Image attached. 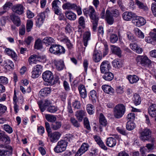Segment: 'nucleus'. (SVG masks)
Returning a JSON list of instances; mask_svg holds the SVG:
<instances>
[{"label": "nucleus", "instance_id": "obj_1", "mask_svg": "<svg viewBox=\"0 0 156 156\" xmlns=\"http://www.w3.org/2000/svg\"><path fill=\"white\" fill-rule=\"evenodd\" d=\"M136 61L137 65L144 67L151 66L152 61L146 55H138L136 58Z\"/></svg>", "mask_w": 156, "mask_h": 156}, {"label": "nucleus", "instance_id": "obj_2", "mask_svg": "<svg viewBox=\"0 0 156 156\" xmlns=\"http://www.w3.org/2000/svg\"><path fill=\"white\" fill-rule=\"evenodd\" d=\"M49 52L55 55L64 54L65 49L62 46L57 44H51L49 47Z\"/></svg>", "mask_w": 156, "mask_h": 156}, {"label": "nucleus", "instance_id": "obj_3", "mask_svg": "<svg viewBox=\"0 0 156 156\" xmlns=\"http://www.w3.org/2000/svg\"><path fill=\"white\" fill-rule=\"evenodd\" d=\"M125 111V106L122 104H119L114 108V116L116 118L120 119L123 116Z\"/></svg>", "mask_w": 156, "mask_h": 156}, {"label": "nucleus", "instance_id": "obj_4", "mask_svg": "<svg viewBox=\"0 0 156 156\" xmlns=\"http://www.w3.org/2000/svg\"><path fill=\"white\" fill-rule=\"evenodd\" d=\"M46 59L45 56L37 55H31L29 58L28 62L30 65L37 64L39 62H45Z\"/></svg>", "mask_w": 156, "mask_h": 156}, {"label": "nucleus", "instance_id": "obj_5", "mask_svg": "<svg viewBox=\"0 0 156 156\" xmlns=\"http://www.w3.org/2000/svg\"><path fill=\"white\" fill-rule=\"evenodd\" d=\"M50 64L54 65L56 69L58 71H61L65 68L64 61L62 59H52Z\"/></svg>", "mask_w": 156, "mask_h": 156}, {"label": "nucleus", "instance_id": "obj_6", "mask_svg": "<svg viewBox=\"0 0 156 156\" xmlns=\"http://www.w3.org/2000/svg\"><path fill=\"white\" fill-rule=\"evenodd\" d=\"M67 143L64 140H61L57 143V145L54 148V151L57 153H59L65 151L67 146Z\"/></svg>", "mask_w": 156, "mask_h": 156}, {"label": "nucleus", "instance_id": "obj_7", "mask_svg": "<svg viewBox=\"0 0 156 156\" xmlns=\"http://www.w3.org/2000/svg\"><path fill=\"white\" fill-rule=\"evenodd\" d=\"M83 12L87 16H89L91 20L98 17L96 15L95 10L92 6H90L88 8L84 9Z\"/></svg>", "mask_w": 156, "mask_h": 156}, {"label": "nucleus", "instance_id": "obj_8", "mask_svg": "<svg viewBox=\"0 0 156 156\" xmlns=\"http://www.w3.org/2000/svg\"><path fill=\"white\" fill-rule=\"evenodd\" d=\"M140 137L141 140L145 141L149 140L151 137V132L148 129H145L140 133Z\"/></svg>", "mask_w": 156, "mask_h": 156}, {"label": "nucleus", "instance_id": "obj_9", "mask_svg": "<svg viewBox=\"0 0 156 156\" xmlns=\"http://www.w3.org/2000/svg\"><path fill=\"white\" fill-rule=\"evenodd\" d=\"M48 11L49 10L48 8H47L44 13L39 14L37 16L36 20L37 26L39 27L43 24L45 17V15L47 13Z\"/></svg>", "mask_w": 156, "mask_h": 156}, {"label": "nucleus", "instance_id": "obj_10", "mask_svg": "<svg viewBox=\"0 0 156 156\" xmlns=\"http://www.w3.org/2000/svg\"><path fill=\"white\" fill-rule=\"evenodd\" d=\"M149 36L145 38V41L148 43L153 44L154 41H156V29H154L153 31L150 32Z\"/></svg>", "mask_w": 156, "mask_h": 156}, {"label": "nucleus", "instance_id": "obj_11", "mask_svg": "<svg viewBox=\"0 0 156 156\" xmlns=\"http://www.w3.org/2000/svg\"><path fill=\"white\" fill-rule=\"evenodd\" d=\"M111 66L109 62L107 60L103 61L101 63L100 69L101 73H105L108 71L111 68Z\"/></svg>", "mask_w": 156, "mask_h": 156}, {"label": "nucleus", "instance_id": "obj_12", "mask_svg": "<svg viewBox=\"0 0 156 156\" xmlns=\"http://www.w3.org/2000/svg\"><path fill=\"white\" fill-rule=\"evenodd\" d=\"M61 2L58 0H55L52 3V7L54 9L55 14L61 16V17H64L63 15L61 13L58 5L60 4Z\"/></svg>", "mask_w": 156, "mask_h": 156}, {"label": "nucleus", "instance_id": "obj_13", "mask_svg": "<svg viewBox=\"0 0 156 156\" xmlns=\"http://www.w3.org/2000/svg\"><path fill=\"white\" fill-rule=\"evenodd\" d=\"M25 8L21 4H18L14 5L12 10L13 12L18 15L22 14L24 12Z\"/></svg>", "mask_w": 156, "mask_h": 156}, {"label": "nucleus", "instance_id": "obj_14", "mask_svg": "<svg viewBox=\"0 0 156 156\" xmlns=\"http://www.w3.org/2000/svg\"><path fill=\"white\" fill-rule=\"evenodd\" d=\"M89 147V146L87 143H83L77 151L76 155H77V156H80L82 154L87 151Z\"/></svg>", "mask_w": 156, "mask_h": 156}, {"label": "nucleus", "instance_id": "obj_15", "mask_svg": "<svg viewBox=\"0 0 156 156\" xmlns=\"http://www.w3.org/2000/svg\"><path fill=\"white\" fill-rule=\"evenodd\" d=\"M129 46L132 50L137 54H140L143 51V49L139 47L136 43H131L129 44Z\"/></svg>", "mask_w": 156, "mask_h": 156}, {"label": "nucleus", "instance_id": "obj_16", "mask_svg": "<svg viewBox=\"0 0 156 156\" xmlns=\"http://www.w3.org/2000/svg\"><path fill=\"white\" fill-rule=\"evenodd\" d=\"M42 102L41 101H39L38 102V104L39 108L42 112H44L47 108V110L49 111V101L48 100L44 101L43 105H42Z\"/></svg>", "mask_w": 156, "mask_h": 156}, {"label": "nucleus", "instance_id": "obj_17", "mask_svg": "<svg viewBox=\"0 0 156 156\" xmlns=\"http://www.w3.org/2000/svg\"><path fill=\"white\" fill-rule=\"evenodd\" d=\"M135 13L130 12H125L122 14V17L124 20L126 21H129L133 17H135Z\"/></svg>", "mask_w": 156, "mask_h": 156}, {"label": "nucleus", "instance_id": "obj_18", "mask_svg": "<svg viewBox=\"0 0 156 156\" xmlns=\"http://www.w3.org/2000/svg\"><path fill=\"white\" fill-rule=\"evenodd\" d=\"M49 85H53L58 82L59 80L58 76L56 75H53V73L49 71Z\"/></svg>", "mask_w": 156, "mask_h": 156}, {"label": "nucleus", "instance_id": "obj_19", "mask_svg": "<svg viewBox=\"0 0 156 156\" xmlns=\"http://www.w3.org/2000/svg\"><path fill=\"white\" fill-rule=\"evenodd\" d=\"M59 39L60 41L66 44L68 48L71 49L72 48L73 45L67 36H64L60 38Z\"/></svg>", "mask_w": 156, "mask_h": 156}, {"label": "nucleus", "instance_id": "obj_20", "mask_svg": "<svg viewBox=\"0 0 156 156\" xmlns=\"http://www.w3.org/2000/svg\"><path fill=\"white\" fill-rule=\"evenodd\" d=\"M134 22L136 26L140 27L144 25L146 22V20L144 18L139 16L136 17L135 20Z\"/></svg>", "mask_w": 156, "mask_h": 156}, {"label": "nucleus", "instance_id": "obj_21", "mask_svg": "<svg viewBox=\"0 0 156 156\" xmlns=\"http://www.w3.org/2000/svg\"><path fill=\"white\" fill-rule=\"evenodd\" d=\"M93 138L97 144L102 149L104 150H107V147L105 146L104 142L99 136L96 135L94 136Z\"/></svg>", "mask_w": 156, "mask_h": 156}, {"label": "nucleus", "instance_id": "obj_22", "mask_svg": "<svg viewBox=\"0 0 156 156\" xmlns=\"http://www.w3.org/2000/svg\"><path fill=\"white\" fill-rule=\"evenodd\" d=\"M9 150L0 149V156H10L12 151V147H9Z\"/></svg>", "mask_w": 156, "mask_h": 156}, {"label": "nucleus", "instance_id": "obj_23", "mask_svg": "<svg viewBox=\"0 0 156 156\" xmlns=\"http://www.w3.org/2000/svg\"><path fill=\"white\" fill-rule=\"evenodd\" d=\"M10 18L13 23L16 26L19 27L20 25V19L18 16L15 14H12L11 15Z\"/></svg>", "mask_w": 156, "mask_h": 156}, {"label": "nucleus", "instance_id": "obj_24", "mask_svg": "<svg viewBox=\"0 0 156 156\" xmlns=\"http://www.w3.org/2000/svg\"><path fill=\"white\" fill-rule=\"evenodd\" d=\"M117 143L116 139L112 137H108L106 141V145L110 147H113L115 146Z\"/></svg>", "mask_w": 156, "mask_h": 156}, {"label": "nucleus", "instance_id": "obj_25", "mask_svg": "<svg viewBox=\"0 0 156 156\" xmlns=\"http://www.w3.org/2000/svg\"><path fill=\"white\" fill-rule=\"evenodd\" d=\"M111 47L112 53L117 55L119 57H121L122 51L119 48L114 45H111Z\"/></svg>", "mask_w": 156, "mask_h": 156}, {"label": "nucleus", "instance_id": "obj_26", "mask_svg": "<svg viewBox=\"0 0 156 156\" xmlns=\"http://www.w3.org/2000/svg\"><path fill=\"white\" fill-rule=\"evenodd\" d=\"M148 113L152 117H155L156 115V105L152 104L148 108Z\"/></svg>", "mask_w": 156, "mask_h": 156}, {"label": "nucleus", "instance_id": "obj_27", "mask_svg": "<svg viewBox=\"0 0 156 156\" xmlns=\"http://www.w3.org/2000/svg\"><path fill=\"white\" fill-rule=\"evenodd\" d=\"M102 55L101 53L97 51H94L92 56V59L95 62H98L102 59Z\"/></svg>", "mask_w": 156, "mask_h": 156}, {"label": "nucleus", "instance_id": "obj_28", "mask_svg": "<svg viewBox=\"0 0 156 156\" xmlns=\"http://www.w3.org/2000/svg\"><path fill=\"white\" fill-rule=\"evenodd\" d=\"M105 18L107 22L109 24L112 25L113 23L114 20L109 10H107L106 11Z\"/></svg>", "mask_w": 156, "mask_h": 156}, {"label": "nucleus", "instance_id": "obj_29", "mask_svg": "<svg viewBox=\"0 0 156 156\" xmlns=\"http://www.w3.org/2000/svg\"><path fill=\"white\" fill-rule=\"evenodd\" d=\"M86 114L85 111L79 110L76 112L75 116L79 122H81Z\"/></svg>", "mask_w": 156, "mask_h": 156}, {"label": "nucleus", "instance_id": "obj_30", "mask_svg": "<svg viewBox=\"0 0 156 156\" xmlns=\"http://www.w3.org/2000/svg\"><path fill=\"white\" fill-rule=\"evenodd\" d=\"M78 90L80 95L83 98H85L87 97V91L85 86L83 85H80L78 87Z\"/></svg>", "mask_w": 156, "mask_h": 156}, {"label": "nucleus", "instance_id": "obj_31", "mask_svg": "<svg viewBox=\"0 0 156 156\" xmlns=\"http://www.w3.org/2000/svg\"><path fill=\"white\" fill-rule=\"evenodd\" d=\"M104 73L103 78L106 81H110L113 79L114 75L111 72L108 71Z\"/></svg>", "mask_w": 156, "mask_h": 156}, {"label": "nucleus", "instance_id": "obj_32", "mask_svg": "<svg viewBox=\"0 0 156 156\" xmlns=\"http://www.w3.org/2000/svg\"><path fill=\"white\" fill-rule=\"evenodd\" d=\"M5 51L7 55L11 56L14 60L17 59V55L12 50L9 48H6L5 49Z\"/></svg>", "mask_w": 156, "mask_h": 156}, {"label": "nucleus", "instance_id": "obj_33", "mask_svg": "<svg viewBox=\"0 0 156 156\" xmlns=\"http://www.w3.org/2000/svg\"><path fill=\"white\" fill-rule=\"evenodd\" d=\"M61 134L59 133L58 132H54L51 135L50 137L51 141L52 142L56 141L59 138Z\"/></svg>", "mask_w": 156, "mask_h": 156}, {"label": "nucleus", "instance_id": "obj_34", "mask_svg": "<svg viewBox=\"0 0 156 156\" xmlns=\"http://www.w3.org/2000/svg\"><path fill=\"white\" fill-rule=\"evenodd\" d=\"M4 62L5 69L8 70L11 69L14 67V63L10 60H6L4 61Z\"/></svg>", "mask_w": 156, "mask_h": 156}, {"label": "nucleus", "instance_id": "obj_35", "mask_svg": "<svg viewBox=\"0 0 156 156\" xmlns=\"http://www.w3.org/2000/svg\"><path fill=\"white\" fill-rule=\"evenodd\" d=\"M65 14L67 18L70 20H74L76 19V14L72 11H67Z\"/></svg>", "mask_w": 156, "mask_h": 156}, {"label": "nucleus", "instance_id": "obj_36", "mask_svg": "<svg viewBox=\"0 0 156 156\" xmlns=\"http://www.w3.org/2000/svg\"><path fill=\"white\" fill-rule=\"evenodd\" d=\"M90 34L89 32H85L83 36V42L85 47L87 45L88 41L90 39Z\"/></svg>", "mask_w": 156, "mask_h": 156}, {"label": "nucleus", "instance_id": "obj_37", "mask_svg": "<svg viewBox=\"0 0 156 156\" xmlns=\"http://www.w3.org/2000/svg\"><path fill=\"white\" fill-rule=\"evenodd\" d=\"M42 77L45 82L44 84L45 86H48L49 84V71L47 70L43 72Z\"/></svg>", "mask_w": 156, "mask_h": 156}, {"label": "nucleus", "instance_id": "obj_38", "mask_svg": "<svg viewBox=\"0 0 156 156\" xmlns=\"http://www.w3.org/2000/svg\"><path fill=\"white\" fill-rule=\"evenodd\" d=\"M101 88L107 94L113 93L114 92V89L111 86L107 85H103Z\"/></svg>", "mask_w": 156, "mask_h": 156}, {"label": "nucleus", "instance_id": "obj_39", "mask_svg": "<svg viewBox=\"0 0 156 156\" xmlns=\"http://www.w3.org/2000/svg\"><path fill=\"white\" fill-rule=\"evenodd\" d=\"M127 78L129 82L132 84L136 83L139 80L138 76L135 75H129L128 76Z\"/></svg>", "mask_w": 156, "mask_h": 156}, {"label": "nucleus", "instance_id": "obj_40", "mask_svg": "<svg viewBox=\"0 0 156 156\" xmlns=\"http://www.w3.org/2000/svg\"><path fill=\"white\" fill-rule=\"evenodd\" d=\"M135 2L136 4L138 6L139 9H142L144 11H147L148 10L147 7L141 2L138 0H136Z\"/></svg>", "mask_w": 156, "mask_h": 156}, {"label": "nucleus", "instance_id": "obj_41", "mask_svg": "<svg viewBox=\"0 0 156 156\" xmlns=\"http://www.w3.org/2000/svg\"><path fill=\"white\" fill-rule=\"evenodd\" d=\"M133 100L134 104L136 105H140L141 102V99L140 96L136 93L134 95Z\"/></svg>", "mask_w": 156, "mask_h": 156}, {"label": "nucleus", "instance_id": "obj_42", "mask_svg": "<svg viewBox=\"0 0 156 156\" xmlns=\"http://www.w3.org/2000/svg\"><path fill=\"white\" fill-rule=\"evenodd\" d=\"M135 34L140 38L143 39L144 37V34L138 28H135L134 29Z\"/></svg>", "mask_w": 156, "mask_h": 156}, {"label": "nucleus", "instance_id": "obj_43", "mask_svg": "<svg viewBox=\"0 0 156 156\" xmlns=\"http://www.w3.org/2000/svg\"><path fill=\"white\" fill-rule=\"evenodd\" d=\"M135 127V123L130 121H128L126 125V129L127 130L130 131L134 129Z\"/></svg>", "mask_w": 156, "mask_h": 156}, {"label": "nucleus", "instance_id": "obj_44", "mask_svg": "<svg viewBox=\"0 0 156 156\" xmlns=\"http://www.w3.org/2000/svg\"><path fill=\"white\" fill-rule=\"evenodd\" d=\"M49 94V88L45 87L41 90L39 92L40 96L43 97L47 96Z\"/></svg>", "mask_w": 156, "mask_h": 156}, {"label": "nucleus", "instance_id": "obj_45", "mask_svg": "<svg viewBox=\"0 0 156 156\" xmlns=\"http://www.w3.org/2000/svg\"><path fill=\"white\" fill-rule=\"evenodd\" d=\"M33 23L31 20H27L26 24V30L27 32H30L33 26Z\"/></svg>", "mask_w": 156, "mask_h": 156}, {"label": "nucleus", "instance_id": "obj_46", "mask_svg": "<svg viewBox=\"0 0 156 156\" xmlns=\"http://www.w3.org/2000/svg\"><path fill=\"white\" fill-rule=\"evenodd\" d=\"M99 121L100 124L103 126H105L107 124V121L102 113L100 114Z\"/></svg>", "mask_w": 156, "mask_h": 156}, {"label": "nucleus", "instance_id": "obj_47", "mask_svg": "<svg viewBox=\"0 0 156 156\" xmlns=\"http://www.w3.org/2000/svg\"><path fill=\"white\" fill-rule=\"evenodd\" d=\"M34 47L35 49H40L42 48L41 41L40 39H38L35 41Z\"/></svg>", "mask_w": 156, "mask_h": 156}, {"label": "nucleus", "instance_id": "obj_48", "mask_svg": "<svg viewBox=\"0 0 156 156\" xmlns=\"http://www.w3.org/2000/svg\"><path fill=\"white\" fill-rule=\"evenodd\" d=\"M3 130L9 134H11L13 132L12 128L8 124H5L2 126Z\"/></svg>", "mask_w": 156, "mask_h": 156}, {"label": "nucleus", "instance_id": "obj_49", "mask_svg": "<svg viewBox=\"0 0 156 156\" xmlns=\"http://www.w3.org/2000/svg\"><path fill=\"white\" fill-rule=\"evenodd\" d=\"M62 125L61 122H56L55 124L51 125V128L54 130H56L59 129Z\"/></svg>", "mask_w": 156, "mask_h": 156}, {"label": "nucleus", "instance_id": "obj_50", "mask_svg": "<svg viewBox=\"0 0 156 156\" xmlns=\"http://www.w3.org/2000/svg\"><path fill=\"white\" fill-rule=\"evenodd\" d=\"M87 112L90 115H92L94 114V107L92 105L90 104H88L87 105Z\"/></svg>", "mask_w": 156, "mask_h": 156}, {"label": "nucleus", "instance_id": "obj_51", "mask_svg": "<svg viewBox=\"0 0 156 156\" xmlns=\"http://www.w3.org/2000/svg\"><path fill=\"white\" fill-rule=\"evenodd\" d=\"M43 66L41 65H36L34 66L32 68V69H34L36 71L39 72V73H41L42 70Z\"/></svg>", "mask_w": 156, "mask_h": 156}, {"label": "nucleus", "instance_id": "obj_52", "mask_svg": "<svg viewBox=\"0 0 156 156\" xmlns=\"http://www.w3.org/2000/svg\"><path fill=\"white\" fill-rule=\"evenodd\" d=\"M79 23L80 26L83 28H85V21L84 18L81 16L80 17L79 19Z\"/></svg>", "mask_w": 156, "mask_h": 156}, {"label": "nucleus", "instance_id": "obj_53", "mask_svg": "<svg viewBox=\"0 0 156 156\" xmlns=\"http://www.w3.org/2000/svg\"><path fill=\"white\" fill-rule=\"evenodd\" d=\"M98 17L94 19L91 20V21L93 23V29L94 30H95L96 29L98 25Z\"/></svg>", "mask_w": 156, "mask_h": 156}, {"label": "nucleus", "instance_id": "obj_54", "mask_svg": "<svg viewBox=\"0 0 156 156\" xmlns=\"http://www.w3.org/2000/svg\"><path fill=\"white\" fill-rule=\"evenodd\" d=\"M81 105L80 101L78 100H75L73 103V106L75 108L79 109L80 108Z\"/></svg>", "mask_w": 156, "mask_h": 156}, {"label": "nucleus", "instance_id": "obj_55", "mask_svg": "<svg viewBox=\"0 0 156 156\" xmlns=\"http://www.w3.org/2000/svg\"><path fill=\"white\" fill-rule=\"evenodd\" d=\"M41 74L39 73V72L32 69L31 77L33 79L37 78Z\"/></svg>", "mask_w": 156, "mask_h": 156}, {"label": "nucleus", "instance_id": "obj_56", "mask_svg": "<svg viewBox=\"0 0 156 156\" xmlns=\"http://www.w3.org/2000/svg\"><path fill=\"white\" fill-rule=\"evenodd\" d=\"M70 121L71 123L75 127H79L80 126V123L75 118L73 117L71 118L70 119Z\"/></svg>", "mask_w": 156, "mask_h": 156}, {"label": "nucleus", "instance_id": "obj_57", "mask_svg": "<svg viewBox=\"0 0 156 156\" xmlns=\"http://www.w3.org/2000/svg\"><path fill=\"white\" fill-rule=\"evenodd\" d=\"M118 40V36L115 34H112L110 37V41L112 43H115Z\"/></svg>", "mask_w": 156, "mask_h": 156}, {"label": "nucleus", "instance_id": "obj_58", "mask_svg": "<svg viewBox=\"0 0 156 156\" xmlns=\"http://www.w3.org/2000/svg\"><path fill=\"white\" fill-rule=\"evenodd\" d=\"M90 97L92 100H95L97 98V94L96 91L94 90H92L90 92Z\"/></svg>", "mask_w": 156, "mask_h": 156}, {"label": "nucleus", "instance_id": "obj_59", "mask_svg": "<svg viewBox=\"0 0 156 156\" xmlns=\"http://www.w3.org/2000/svg\"><path fill=\"white\" fill-rule=\"evenodd\" d=\"M112 64L113 66L115 68H119L121 66L120 62L116 59L113 60L112 62Z\"/></svg>", "mask_w": 156, "mask_h": 156}, {"label": "nucleus", "instance_id": "obj_60", "mask_svg": "<svg viewBox=\"0 0 156 156\" xmlns=\"http://www.w3.org/2000/svg\"><path fill=\"white\" fill-rule=\"evenodd\" d=\"M135 115L133 113H131L128 114L127 116V119L129 120V121H131L135 119Z\"/></svg>", "mask_w": 156, "mask_h": 156}, {"label": "nucleus", "instance_id": "obj_61", "mask_svg": "<svg viewBox=\"0 0 156 156\" xmlns=\"http://www.w3.org/2000/svg\"><path fill=\"white\" fill-rule=\"evenodd\" d=\"M116 130L119 133L123 135H126L127 134L124 129L118 127H117Z\"/></svg>", "mask_w": 156, "mask_h": 156}, {"label": "nucleus", "instance_id": "obj_62", "mask_svg": "<svg viewBox=\"0 0 156 156\" xmlns=\"http://www.w3.org/2000/svg\"><path fill=\"white\" fill-rule=\"evenodd\" d=\"M33 40V37L31 36H29L25 39L24 41L27 45H29Z\"/></svg>", "mask_w": 156, "mask_h": 156}, {"label": "nucleus", "instance_id": "obj_63", "mask_svg": "<svg viewBox=\"0 0 156 156\" xmlns=\"http://www.w3.org/2000/svg\"><path fill=\"white\" fill-rule=\"evenodd\" d=\"M8 83V79L4 76H0V83L3 84H7Z\"/></svg>", "mask_w": 156, "mask_h": 156}, {"label": "nucleus", "instance_id": "obj_64", "mask_svg": "<svg viewBox=\"0 0 156 156\" xmlns=\"http://www.w3.org/2000/svg\"><path fill=\"white\" fill-rule=\"evenodd\" d=\"M151 9L154 16L156 17V4L155 3H152Z\"/></svg>", "mask_w": 156, "mask_h": 156}]
</instances>
